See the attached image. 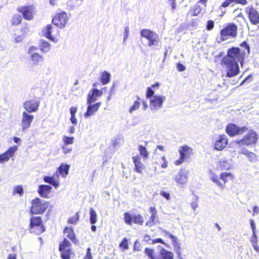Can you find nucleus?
<instances>
[{
  "instance_id": "1",
  "label": "nucleus",
  "mask_w": 259,
  "mask_h": 259,
  "mask_svg": "<svg viewBox=\"0 0 259 259\" xmlns=\"http://www.w3.org/2000/svg\"><path fill=\"white\" fill-rule=\"evenodd\" d=\"M241 46L242 49L232 47L228 49L227 55L222 59V63L227 68V76L229 77L238 74V62L241 63L245 56L249 53V47L246 42L242 43Z\"/></svg>"
},
{
  "instance_id": "2",
  "label": "nucleus",
  "mask_w": 259,
  "mask_h": 259,
  "mask_svg": "<svg viewBox=\"0 0 259 259\" xmlns=\"http://www.w3.org/2000/svg\"><path fill=\"white\" fill-rule=\"evenodd\" d=\"M158 251L155 252L153 249L146 248L144 250V253L146 254L150 259H174V253L163 248L160 245L158 246Z\"/></svg>"
},
{
  "instance_id": "3",
  "label": "nucleus",
  "mask_w": 259,
  "mask_h": 259,
  "mask_svg": "<svg viewBox=\"0 0 259 259\" xmlns=\"http://www.w3.org/2000/svg\"><path fill=\"white\" fill-rule=\"evenodd\" d=\"M141 35L148 40L147 45L149 47H156L158 46L160 38L158 35L148 29H143L140 32Z\"/></svg>"
},
{
  "instance_id": "4",
  "label": "nucleus",
  "mask_w": 259,
  "mask_h": 259,
  "mask_svg": "<svg viewBox=\"0 0 259 259\" xmlns=\"http://www.w3.org/2000/svg\"><path fill=\"white\" fill-rule=\"evenodd\" d=\"M31 212L34 214L44 213L49 206V204L44 200H41L39 198H36L32 201Z\"/></svg>"
},
{
  "instance_id": "5",
  "label": "nucleus",
  "mask_w": 259,
  "mask_h": 259,
  "mask_svg": "<svg viewBox=\"0 0 259 259\" xmlns=\"http://www.w3.org/2000/svg\"><path fill=\"white\" fill-rule=\"evenodd\" d=\"M258 139V134L254 131L250 130L243 139L239 141L237 143L240 145H250L255 144Z\"/></svg>"
},
{
  "instance_id": "6",
  "label": "nucleus",
  "mask_w": 259,
  "mask_h": 259,
  "mask_svg": "<svg viewBox=\"0 0 259 259\" xmlns=\"http://www.w3.org/2000/svg\"><path fill=\"white\" fill-rule=\"evenodd\" d=\"M125 223L129 225H132V222L135 224L142 225L144 223V218L140 214H131L129 212L124 213Z\"/></svg>"
},
{
  "instance_id": "7",
  "label": "nucleus",
  "mask_w": 259,
  "mask_h": 259,
  "mask_svg": "<svg viewBox=\"0 0 259 259\" xmlns=\"http://www.w3.org/2000/svg\"><path fill=\"white\" fill-rule=\"evenodd\" d=\"M238 27L234 23H230L227 25L221 31V35L222 37L229 36L232 38L236 37Z\"/></svg>"
},
{
  "instance_id": "8",
  "label": "nucleus",
  "mask_w": 259,
  "mask_h": 259,
  "mask_svg": "<svg viewBox=\"0 0 259 259\" xmlns=\"http://www.w3.org/2000/svg\"><path fill=\"white\" fill-rule=\"evenodd\" d=\"M40 101L37 99H33L26 101L23 103V106L25 109L24 111L28 113L36 112L38 110Z\"/></svg>"
},
{
  "instance_id": "9",
  "label": "nucleus",
  "mask_w": 259,
  "mask_h": 259,
  "mask_svg": "<svg viewBox=\"0 0 259 259\" xmlns=\"http://www.w3.org/2000/svg\"><path fill=\"white\" fill-rule=\"evenodd\" d=\"M68 20V16L66 12H62L55 16L52 20L53 23L60 27L63 28L65 26Z\"/></svg>"
},
{
  "instance_id": "10",
  "label": "nucleus",
  "mask_w": 259,
  "mask_h": 259,
  "mask_svg": "<svg viewBox=\"0 0 259 259\" xmlns=\"http://www.w3.org/2000/svg\"><path fill=\"white\" fill-rule=\"evenodd\" d=\"M17 10L21 13L25 19L30 20L33 18L35 13L34 8L33 6H20Z\"/></svg>"
},
{
  "instance_id": "11",
  "label": "nucleus",
  "mask_w": 259,
  "mask_h": 259,
  "mask_svg": "<svg viewBox=\"0 0 259 259\" xmlns=\"http://www.w3.org/2000/svg\"><path fill=\"white\" fill-rule=\"evenodd\" d=\"M176 182L179 185L183 187L186 185L188 180V172L185 169H181L174 178Z\"/></svg>"
},
{
  "instance_id": "12",
  "label": "nucleus",
  "mask_w": 259,
  "mask_h": 259,
  "mask_svg": "<svg viewBox=\"0 0 259 259\" xmlns=\"http://www.w3.org/2000/svg\"><path fill=\"white\" fill-rule=\"evenodd\" d=\"M165 97L161 96H154L150 99V107L151 110H157L160 109L163 105Z\"/></svg>"
},
{
  "instance_id": "13",
  "label": "nucleus",
  "mask_w": 259,
  "mask_h": 259,
  "mask_svg": "<svg viewBox=\"0 0 259 259\" xmlns=\"http://www.w3.org/2000/svg\"><path fill=\"white\" fill-rule=\"evenodd\" d=\"M226 131L228 135L231 136H233L236 135H241L243 134L247 131V128L245 126L240 127L234 124H230L227 126Z\"/></svg>"
},
{
  "instance_id": "14",
  "label": "nucleus",
  "mask_w": 259,
  "mask_h": 259,
  "mask_svg": "<svg viewBox=\"0 0 259 259\" xmlns=\"http://www.w3.org/2000/svg\"><path fill=\"white\" fill-rule=\"evenodd\" d=\"M30 113L26 111L22 113L21 125L23 131L28 128L34 119V116Z\"/></svg>"
},
{
  "instance_id": "15",
  "label": "nucleus",
  "mask_w": 259,
  "mask_h": 259,
  "mask_svg": "<svg viewBox=\"0 0 259 259\" xmlns=\"http://www.w3.org/2000/svg\"><path fill=\"white\" fill-rule=\"evenodd\" d=\"M245 12L248 14L250 22L254 25L259 23V15L257 11L253 7H246Z\"/></svg>"
},
{
  "instance_id": "16",
  "label": "nucleus",
  "mask_w": 259,
  "mask_h": 259,
  "mask_svg": "<svg viewBox=\"0 0 259 259\" xmlns=\"http://www.w3.org/2000/svg\"><path fill=\"white\" fill-rule=\"evenodd\" d=\"M51 186L47 185H40L39 186L37 192L39 195L44 198H50L51 195Z\"/></svg>"
},
{
  "instance_id": "17",
  "label": "nucleus",
  "mask_w": 259,
  "mask_h": 259,
  "mask_svg": "<svg viewBox=\"0 0 259 259\" xmlns=\"http://www.w3.org/2000/svg\"><path fill=\"white\" fill-rule=\"evenodd\" d=\"M103 94V92L96 89H92L88 95L87 104H91L97 100V98L101 97Z\"/></svg>"
},
{
  "instance_id": "18",
  "label": "nucleus",
  "mask_w": 259,
  "mask_h": 259,
  "mask_svg": "<svg viewBox=\"0 0 259 259\" xmlns=\"http://www.w3.org/2000/svg\"><path fill=\"white\" fill-rule=\"evenodd\" d=\"M44 181L45 183L53 185L55 188L59 186V176L57 172L52 177L45 176Z\"/></svg>"
},
{
  "instance_id": "19",
  "label": "nucleus",
  "mask_w": 259,
  "mask_h": 259,
  "mask_svg": "<svg viewBox=\"0 0 259 259\" xmlns=\"http://www.w3.org/2000/svg\"><path fill=\"white\" fill-rule=\"evenodd\" d=\"M227 138L226 135L220 136L214 144V148L217 150H222L227 145Z\"/></svg>"
},
{
  "instance_id": "20",
  "label": "nucleus",
  "mask_w": 259,
  "mask_h": 259,
  "mask_svg": "<svg viewBox=\"0 0 259 259\" xmlns=\"http://www.w3.org/2000/svg\"><path fill=\"white\" fill-rule=\"evenodd\" d=\"M179 152L181 157L186 159L192 155L193 149L187 145H184L180 147Z\"/></svg>"
},
{
  "instance_id": "21",
  "label": "nucleus",
  "mask_w": 259,
  "mask_h": 259,
  "mask_svg": "<svg viewBox=\"0 0 259 259\" xmlns=\"http://www.w3.org/2000/svg\"><path fill=\"white\" fill-rule=\"evenodd\" d=\"M89 106L87 112L84 113V117H88L95 114L98 110L99 108L101 105V102H98L95 104H88Z\"/></svg>"
},
{
  "instance_id": "22",
  "label": "nucleus",
  "mask_w": 259,
  "mask_h": 259,
  "mask_svg": "<svg viewBox=\"0 0 259 259\" xmlns=\"http://www.w3.org/2000/svg\"><path fill=\"white\" fill-rule=\"evenodd\" d=\"M30 59L34 65H38L40 63L44 61V57L42 55L38 53H31V55H29Z\"/></svg>"
},
{
  "instance_id": "23",
  "label": "nucleus",
  "mask_w": 259,
  "mask_h": 259,
  "mask_svg": "<svg viewBox=\"0 0 259 259\" xmlns=\"http://www.w3.org/2000/svg\"><path fill=\"white\" fill-rule=\"evenodd\" d=\"M133 162L135 164V170L141 174L142 170L144 168V165L141 162V158L139 156H134L133 158Z\"/></svg>"
},
{
  "instance_id": "24",
  "label": "nucleus",
  "mask_w": 259,
  "mask_h": 259,
  "mask_svg": "<svg viewBox=\"0 0 259 259\" xmlns=\"http://www.w3.org/2000/svg\"><path fill=\"white\" fill-rule=\"evenodd\" d=\"M64 233L66 237L69 238L74 243H78V240L76 239L75 234L72 228L66 227L64 230Z\"/></svg>"
},
{
  "instance_id": "25",
  "label": "nucleus",
  "mask_w": 259,
  "mask_h": 259,
  "mask_svg": "<svg viewBox=\"0 0 259 259\" xmlns=\"http://www.w3.org/2000/svg\"><path fill=\"white\" fill-rule=\"evenodd\" d=\"M150 212L151 213V215L149 219V220L146 223V225L147 226L151 227L154 224L155 220L156 218L157 215V210L154 207H151L150 208Z\"/></svg>"
},
{
  "instance_id": "26",
  "label": "nucleus",
  "mask_w": 259,
  "mask_h": 259,
  "mask_svg": "<svg viewBox=\"0 0 259 259\" xmlns=\"http://www.w3.org/2000/svg\"><path fill=\"white\" fill-rule=\"evenodd\" d=\"M29 231L31 233L40 235L45 231V228L43 225L29 226Z\"/></svg>"
},
{
  "instance_id": "27",
  "label": "nucleus",
  "mask_w": 259,
  "mask_h": 259,
  "mask_svg": "<svg viewBox=\"0 0 259 259\" xmlns=\"http://www.w3.org/2000/svg\"><path fill=\"white\" fill-rule=\"evenodd\" d=\"M219 166L221 170H229L233 166V165L228 160L222 159L219 161Z\"/></svg>"
},
{
  "instance_id": "28",
  "label": "nucleus",
  "mask_w": 259,
  "mask_h": 259,
  "mask_svg": "<svg viewBox=\"0 0 259 259\" xmlns=\"http://www.w3.org/2000/svg\"><path fill=\"white\" fill-rule=\"evenodd\" d=\"M53 26L51 25H48L46 27H45L44 29L42 30V34L44 36L46 37L47 38L52 40H54V38L51 35V33L52 32Z\"/></svg>"
},
{
  "instance_id": "29",
  "label": "nucleus",
  "mask_w": 259,
  "mask_h": 259,
  "mask_svg": "<svg viewBox=\"0 0 259 259\" xmlns=\"http://www.w3.org/2000/svg\"><path fill=\"white\" fill-rule=\"evenodd\" d=\"M39 46L40 47L41 51L44 53H47L50 50V44L45 40H40Z\"/></svg>"
},
{
  "instance_id": "30",
  "label": "nucleus",
  "mask_w": 259,
  "mask_h": 259,
  "mask_svg": "<svg viewBox=\"0 0 259 259\" xmlns=\"http://www.w3.org/2000/svg\"><path fill=\"white\" fill-rule=\"evenodd\" d=\"M69 165L68 164H62L59 168L58 171L60 174L65 177L68 174Z\"/></svg>"
},
{
  "instance_id": "31",
  "label": "nucleus",
  "mask_w": 259,
  "mask_h": 259,
  "mask_svg": "<svg viewBox=\"0 0 259 259\" xmlns=\"http://www.w3.org/2000/svg\"><path fill=\"white\" fill-rule=\"evenodd\" d=\"M110 74L107 71H104L101 76V82L103 84H106L110 81Z\"/></svg>"
},
{
  "instance_id": "32",
  "label": "nucleus",
  "mask_w": 259,
  "mask_h": 259,
  "mask_svg": "<svg viewBox=\"0 0 259 259\" xmlns=\"http://www.w3.org/2000/svg\"><path fill=\"white\" fill-rule=\"evenodd\" d=\"M42 225L41 218L39 217H33L30 219V226H35Z\"/></svg>"
},
{
  "instance_id": "33",
  "label": "nucleus",
  "mask_w": 259,
  "mask_h": 259,
  "mask_svg": "<svg viewBox=\"0 0 259 259\" xmlns=\"http://www.w3.org/2000/svg\"><path fill=\"white\" fill-rule=\"evenodd\" d=\"M139 151L141 156L144 158L147 159L149 157V153L145 147L139 145L138 148Z\"/></svg>"
},
{
  "instance_id": "34",
  "label": "nucleus",
  "mask_w": 259,
  "mask_h": 259,
  "mask_svg": "<svg viewBox=\"0 0 259 259\" xmlns=\"http://www.w3.org/2000/svg\"><path fill=\"white\" fill-rule=\"evenodd\" d=\"M90 220L91 223L92 224H96L97 220V215L96 211L93 208H91L90 209Z\"/></svg>"
},
{
  "instance_id": "35",
  "label": "nucleus",
  "mask_w": 259,
  "mask_h": 259,
  "mask_svg": "<svg viewBox=\"0 0 259 259\" xmlns=\"http://www.w3.org/2000/svg\"><path fill=\"white\" fill-rule=\"evenodd\" d=\"M70 242L66 238H64L62 243L59 245V249H70Z\"/></svg>"
},
{
  "instance_id": "36",
  "label": "nucleus",
  "mask_w": 259,
  "mask_h": 259,
  "mask_svg": "<svg viewBox=\"0 0 259 259\" xmlns=\"http://www.w3.org/2000/svg\"><path fill=\"white\" fill-rule=\"evenodd\" d=\"M210 179L213 182L215 183L218 187L222 189L223 188V185L219 181V178L215 174H211L210 176Z\"/></svg>"
},
{
  "instance_id": "37",
  "label": "nucleus",
  "mask_w": 259,
  "mask_h": 259,
  "mask_svg": "<svg viewBox=\"0 0 259 259\" xmlns=\"http://www.w3.org/2000/svg\"><path fill=\"white\" fill-rule=\"evenodd\" d=\"M61 256L63 259H69L70 257V249H59Z\"/></svg>"
},
{
  "instance_id": "38",
  "label": "nucleus",
  "mask_w": 259,
  "mask_h": 259,
  "mask_svg": "<svg viewBox=\"0 0 259 259\" xmlns=\"http://www.w3.org/2000/svg\"><path fill=\"white\" fill-rule=\"evenodd\" d=\"M22 17L20 15H16L13 16L12 19V24L15 25H18L21 22Z\"/></svg>"
},
{
  "instance_id": "39",
  "label": "nucleus",
  "mask_w": 259,
  "mask_h": 259,
  "mask_svg": "<svg viewBox=\"0 0 259 259\" xmlns=\"http://www.w3.org/2000/svg\"><path fill=\"white\" fill-rule=\"evenodd\" d=\"M63 141L64 143V145L72 144L74 141V137H69L66 136H64L63 137Z\"/></svg>"
},
{
  "instance_id": "40",
  "label": "nucleus",
  "mask_w": 259,
  "mask_h": 259,
  "mask_svg": "<svg viewBox=\"0 0 259 259\" xmlns=\"http://www.w3.org/2000/svg\"><path fill=\"white\" fill-rule=\"evenodd\" d=\"M230 177L231 178H233V175L230 172H222L220 175V179L224 181V184L227 182V177Z\"/></svg>"
},
{
  "instance_id": "41",
  "label": "nucleus",
  "mask_w": 259,
  "mask_h": 259,
  "mask_svg": "<svg viewBox=\"0 0 259 259\" xmlns=\"http://www.w3.org/2000/svg\"><path fill=\"white\" fill-rule=\"evenodd\" d=\"M236 3L237 4V0H226L220 7V9H221V7L226 8L230 5L233 6L234 4Z\"/></svg>"
},
{
  "instance_id": "42",
  "label": "nucleus",
  "mask_w": 259,
  "mask_h": 259,
  "mask_svg": "<svg viewBox=\"0 0 259 259\" xmlns=\"http://www.w3.org/2000/svg\"><path fill=\"white\" fill-rule=\"evenodd\" d=\"M18 148L16 146L10 147L6 153L10 158L13 156L14 153L17 150Z\"/></svg>"
},
{
  "instance_id": "43",
  "label": "nucleus",
  "mask_w": 259,
  "mask_h": 259,
  "mask_svg": "<svg viewBox=\"0 0 259 259\" xmlns=\"http://www.w3.org/2000/svg\"><path fill=\"white\" fill-rule=\"evenodd\" d=\"M140 103L139 101H135L134 105H132L129 109V112L131 113H132L134 111L139 109V108L140 107Z\"/></svg>"
},
{
  "instance_id": "44",
  "label": "nucleus",
  "mask_w": 259,
  "mask_h": 259,
  "mask_svg": "<svg viewBox=\"0 0 259 259\" xmlns=\"http://www.w3.org/2000/svg\"><path fill=\"white\" fill-rule=\"evenodd\" d=\"M127 239L126 238H124L122 241V242L120 243L119 246L120 247H123V250H126L128 248V245L127 243Z\"/></svg>"
},
{
  "instance_id": "45",
  "label": "nucleus",
  "mask_w": 259,
  "mask_h": 259,
  "mask_svg": "<svg viewBox=\"0 0 259 259\" xmlns=\"http://www.w3.org/2000/svg\"><path fill=\"white\" fill-rule=\"evenodd\" d=\"M201 11V8L199 6L195 5L192 10V14L194 16L198 15Z\"/></svg>"
},
{
  "instance_id": "46",
  "label": "nucleus",
  "mask_w": 259,
  "mask_h": 259,
  "mask_svg": "<svg viewBox=\"0 0 259 259\" xmlns=\"http://www.w3.org/2000/svg\"><path fill=\"white\" fill-rule=\"evenodd\" d=\"M10 159V157L5 152L3 154L0 155V163H4L8 161Z\"/></svg>"
},
{
  "instance_id": "47",
  "label": "nucleus",
  "mask_w": 259,
  "mask_h": 259,
  "mask_svg": "<svg viewBox=\"0 0 259 259\" xmlns=\"http://www.w3.org/2000/svg\"><path fill=\"white\" fill-rule=\"evenodd\" d=\"M78 219H79V216H78V213H77L74 216L70 218L68 220V222L70 224H74L77 222V221H78Z\"/></svg>"
},
{
  "instance_id": "48",
  "label": "nucleus",
  "mask_w": 259,
  "mask_h": 259,
  "mask_svg": "<svg viewBox=\"0 0 259 259\" xmlns=\"http://www.w3.org/2000/svg\"><path fill=\"white\" fill-rule=\"evenodd\" d=\"M14 192L19 194L20 196L23 194V189L21 186H18L15 188Z\"/></svg>"
},
{
  "instance_id": "49",
  "label": "nucleus",
  "mask_w": 259,
  "mask_h": 259,
  "mask_svg": "<svg viewBox=\"0 0 259 259\" xmlns=\"http://www.w3.org/2000/svg\"><path fill=\"white\" fill-rule=\"evenodd\" d=\"M247 157L248 158V160L252 162L256 160V155L250 152L249 153H247Z\"/></svg>"
},
{
  "instance_id": "50",
  "label": "nucleus",
  "mask_w": 259,
  "mask_h": 259,
  "mask_svg": "<svg viewBox=\"0 0 259 259\" xmlns=\"http://www.w3.org/2000/svg\"><path fill=\"white\" fill-rule=\"evenodd\" d=\"M160 194L167 200H169L170 198V194L164 191H160Z\"/></svg>"
},
{
  "instance_id": "51",
  "label": "nucleus",
  "mask_w": 259,
  "mask_h": 259,
  "mask_svg": "<svg viewBox=\"0 0 259 259\" xmlns=\"http://www.w3.org/2000/svg\"><path fill=\"white\" fill-rule=\"evenodd\" d=\"M130 29L128 26H126L124 28V32L123 33V42L125 41L126 39L128 36Z\"/></svg>"
},
{
  "instance_id": "52",
  "label": "nucleus",
  "mask_w": 259,
  "mask_h": 259,
  "mask_svg": "<svg viewBox=\"0 0 259 259\" xmlns=\"http://www.w3.org/2000/svg\"><path fill=\"white\" fill-rule=\"evenodd\" d=\"M154 92L152 90L151 88H148L146 92V97L147 98L152 97L154 95Z\"/></svg>"
},
{
  "instance_id": "53",
  "label": "nucleus",
  "mask_w": 259,
  "mask_h": 259,
  "mask_svg": "<svg viewBox=\"0 0 259 259\" xmlns=\"http://www.w3.org/2000/svg\"><path fill=\"white\" fill-rule=\"evenodd\" d=\"M197 199H198V197L197 196H195V201L191 203V206L192 207V208H193L194 211H195L196 210V208H197L198 206Z\"/></svg>"
},
{
  "instance_id": "54",
  "label": "nucleus",
  "mask_w": 259,
  "mask_h": 259,
  "mask_svg": "<svg viewBox=\"0 0 259 259\" xmlns=\"http://www.w3.org/2000/svg\"><path fill=\"white\" fill-rule=\"evenodd\" d=\"M63 152L65 154H67L69 153H70L72 151V148H70L67 147V145H63L62 147Z\"/></svg>"
},
{
  "instance_id": "55",
  "label": "nucleus",
  "mask_w": 259,
  "mask_h": 259,
  "mask_svg": "<svg viewBox=\"0 0 259 259\" xmlns=\"http://www.w3.org/2000/svg\"><path fill=\"white\" fill-rule=\"evenodd\" d=\"M214 26V22L212 20H209L207 23L206 28L208 30H211Z\"/></svg>"
},
{
  "instance_id": "56",
  "label": "nucleus",
  "mask_w": 259,
  "mask_h": 259,
  "mask_svg": "<svg viewBox=\"0 0 259 259\" xmlns=\"http://www.w3.org/2000/svg\"><path fill=\"white\" fill-rule=\"evenodd\" d=\"M249 223H250L251 228V230H252V233H256L255 232L256 227H255V224L254 221L253 220L250 219L249 220Z\"/></svg>"
},
{
  "instance_id": "57",
  "label": "nucleus",
  "mask_w": 259,
  "mask_h": 259,
  "mask_svg": "<svg viewBox=\"0 0 259 259\" xmlns=\"http://www.w3.org/2000/svg\"><path fill=\"white\" fill-rule=\"evenodd\" d=\"M67 7L69 10H73L74 8V5L72 0H69L67 2Z\"/></svg>"
},
{
  "instance_id": "58",
  "label": "nucleus",
  "mask_w": 259,
  "mask_h": 259,
  "mask_svg": "<svg viewBox=\"0 0 259 259\" xmlns=\"http://www.w3.org/2000/svg\"><path fill=\"white\" fill-rule=\"evenodd\" d=\"M250 242H251L252 244L257 243V239L256 233H252V236L250 238Z\"/></svg>"
},
{
  "instance_id": "59",
  "label": "nucleus",
  "mask_w": 259,
  "mask_h": 259,
  "mask_svg": "<svg viewBox=\"0 0 259 259\" xmlns=\"http://www.w3.org/2000/svg\"><path fill=\"white\" fill-rule=\"evenodd\" d=\"M24 39V37L22 35L19 36H16L14 38L13 42L19 43L22 41V40Z\"/></svg>"
},
{
  "instance_id": "60",
  "label": "nucleus",
  "mask_w": 259,
  "mask_h": 259,
  "mask_svg": "<svg viewBox=\"0 0 259 259\" xmlns=\"http://www.w3.org/2000/svg\"><path fill=\"white\" fill-rule=\"evenodd\" d=\"M151 242L149 243L150 244H155L157 243H164L162 239H161V238H157L155 239L151 240Z\"/></svg>"
},
{
  "instance_id": "61",
  "label": "nucleus",
  "mask_w": 259,
  "mask_h": 259,
  "mask_svg": "<svg viewBox=\"0 0 259 259\" xmlns=\"http://www.w3.org/2000/svg\"><path fill=\"white\" fill-rule=\"evenodd\" d=\"M177 69L180 72L183 71L186 69V67L182 64H181L180 63H179L177 64Z\"/></svg>"
},
{
  "instance_id": "62",
  "label": "nucleus",
  "mask_w": 259,
  "mask_h": 259,
  "mask_svg": "<svg viewBox=\"0 0 259 259\" xmlns=\"http://www.w3.org/2000/svg\"><path fill=\"white\" fill-rule=\"evenodd\" d=\"M37 49V48L34 47V46H31L30 47L28 50V52H27V54L29 55H31V53H36V52H35V51Z\"/></svg>"
},
{
  "instance_id": "63",
  "label": "nucleus",
  "mask_w": 259,
  "mask_h": 259,
  "mask_svg": "<svg viewBox=\"0 0 259 259\" xmlns=\"http://www.w3.org/2000/svg\"><path fill=\"white\" fill-rule=\"evenodd\" d=\"M169 3L171 6V10L172 11H174L176 8V4L175 3V0H168Z\"/></svg>"
},
{
  "instance_id": "64",
  "label": "nucleus",
  "mask_w": 259,
  "mask_h": 259,
  "mask_svg": "<svg viewBox=\"0 0 259 259\" xmlns=\"http://www.w3.org/2000/svg\"><path fill=\"white\" fill-rule=\"evenodd\" d=\"M85 259H92V256L90 248H88L87 249V255L85 257Z\"/></svg>"
}]
</instances>
